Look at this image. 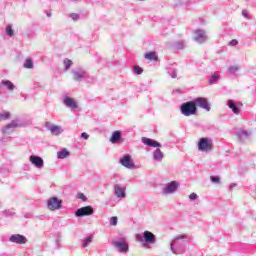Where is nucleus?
Instances as JSON below:
<instances>
[{"label": "nucleus", "mask_w": 256, "mask_h": 256, "mask_svg": "<svg viewBox=\"0 0 256 256\" xmlns=\"http://www.w3.org/2000/svg\"><path fill=\"white\" fill-rule=\"evenodd\" d=\"M228 107L233 111V113H235V115H239L241 113V108H239L233 100H228Z\"/></svg>", "instance_id": "13"}, {"label": "nucleus", "mask_w": 256, "mask_h": 256, "mask_svg": "<svg viewBox=\"0 0 256 256\" xmlns=\"http://www.w3.org/2000/svg\"><path fill=\"white\" fill-rule=\"evenodd\" d=\"M64 104L66 107H69L70 109H77V102L73 98L66 97L64 99Z\"/></svg>", "instance_id": "15"}, {"label": "nucleus", "mask_w": 256, "mask_h": 256, "mask_svg": "<svg viewBox=\"0 0 256 256\" xmlns=\"http://www.w3.org/2000/svg\"><path fill=\"white\" fill-rule=\"evenodd\" d=\"M217 79H219L218 75L212 76L211 79H210V84L213 85V83H215V81H217Z\"/></svg>", "instance_id": "35"}, {"label": "nucleus", "mask_w": 256, "mask_h": 256, "mask_svg": "<svg viewBox=\"0 0 256 256\" xmlns=\"http://www.w3.org/2000/svg\"><path fill=\"white\" fill-rule=\"evenodd\" d=\"M210 180L212 181V183H220L221 182V178L219 176H211Z\"/></svg>", "instance_id": "29"}, {"label": "nucleus", "mask_w": 256, "mask_h": 256, "mask_svg": "<svg viewBox=\"0 0 256 256\" xmlns=\"http://www.w3.org/2000/svg\"><path fill=\"white\" fill-rule=\"evenodd\" d=\"M177 187H179V183H177L176 181H172L167 184L165 193H175V191H177Z\"/></svg>", "instance_id": "12"}, {"label": "nucleus", "mask_w": 256, "mask_h": 256, "mask_svg": "<svg viewBox=\"0 0 256 256\" xmlns=\"http://www.w3.org/2000/svg\"><path fill=\"white\" fill-rule=\"evenodd\" d=\"M142 143H144V145H148V147H161V143L151 138H142Z\"/></svg>", "instance_id": "11"}, {"label": "nucleus", "mask_w": 256, "mask_h": 256, "mask_svg": "<svg viewBox=\"0 0 256 256\" xmlns=\"http://www.w3.org/2000/svg\"><path fill=\"white\" fill-rule=\"evenodd\" d=\"M172 77H174V78H175V77H177V74H176V73H174V74L172 75Z\"/></svg>", "instance_id": "41"}, {"label": "nucleus", "mask_w": 256, "mask_h": 256, "mask_svg": "<svg viewBox=\"0 0 256 256\" xmlns=\"http://www.w3.org/2000/svg\"><path fill=\"white\" fill-rule=\"evenodd\" d=\"M10 117H11V113H9V112H4V113L0 114V119H3V120L10 119Z\"/></svg>", "instance_id": "27"}, {"label": "nucleus", "mask_w": 256, "mask_h": 256, "mask_svg": "<svg viewBox=\"0 0 256 256\" xmlns=\"http://www.w3.org/2000/svg\"><path fill=\"white\" fill-rule=\"evenodd\" d=\"M81 138L87 140V139H89V134H87V132H84L81 134Z\"/></svg>", "instance_id": "38"}, {"label": "nucleus", "mask_w": 256, "mask_h": 256, "mask_svg": "<svg viewBox=\"0 0 256 256\" xmlns=\"http://www.w3.org/2000/svg\"><path fill=\"white\" fill-rule=\"evenodd\" d=\"M118 218L117 216H113L110 218V225L115 226L117 225Z\"/></svg>", "instance_id": "30"}, {"label": "nucleus", "mask_w": 256, "mask_h": 256, "mask_svg": "<svg viewBox=\"0 0 256 256\" xmlns=\"http://www.w3.org/2000/svg\"><path fill=\"white\" fill-rule=\"evenodd\" d=\"M63 63H64L66 71H68V69L71 68V65H73V61H71L70 59H67V58L64 59Z\"/></svg>", "instance_id": "24"}, {"label": "nucleus", "mask_w": 256, "mask_h": 256, "mask_svg": "<svg viewBox=\"0 0 256 256\" xmlns=\"http://www.w3.org/2000/svg\"><path fill=\"white\" fill-rule=\"evenodd\" d=\"M93 213H95V210H93V207L85 206V207L79 208L75 212V215L76 217H87L89 215H93Z\"/></svg>", "instance_id": "4"}, {"label": "nucleus", "mask_w": 256, "mask_h": 256, "mask_svg": "<svg viewBox=\"0 0 256 256\" xmlns=\"http://www.w3.org/2000/svg\"><path fill=\"white\" fill-rule=\"evenodd\" d=\"M179 239H187V236L186 235H178V236H176V240H179Z\"/></svg>", "instance_id": "40"}, {"label": "nucleus", "mask_w": 256, "mask_h": 256, "mask_svg": "<svg viewBox=\"0 0 256 256\" xmlns=\"http://www.w3.org/2000/svg\"><path fill=\"white\" fill-rule=\"evenodd\" d=\"M196 107H201V109H205V111H211V106L209 105V101L207 98L199 97L194 100Z\"/></svg>", "instance_id": "5"}, {"label": "nucleus", "mask_w": 256, "mask_h": 256, "mask_svg": "<svg viewBox=\"0 0 256 256\" xmlns=\"http://www.w3.org/2000/svg\"><path fill=\"white\" fill-rule=\"evenodd\" d=\"M70 17L73 19V21L79 20V14H71Z\"/></svg>", "instance_id": "37"}, {"label": "nucleus", "mask_w": 256, "mask_h": 256, "mask_svg": "<svg viewBox=\"0 0 256 256\" xmlns=\"http://www.w3.org/2000/svg\"><path fill=\"white\" fill-rule=\"evenodd\" d=\"M11 243H17L18 245H25L27 238L20 234H14L10 237Z\"/></svg>", "instance_id": "8"}, {"label": "nucleus", "mask_w": 256, "mask_h": 256, "mask_svg": "<svg viewBox=\"0 0 256 256\" xmlns=\"http://www.w3.org/2000/svg\"><path fill=\"white\" fill-rule=\"evenodd\" d=\"M57 157L58 159H65L67 157H69V151H67V149H63L60 152H57Z\"/></svg>", "instance_id": "21"}, {"label": "nucleus", "mask_w": 256, "mask_h": 256, "mask_svg": "<svg viewBox=\"0 0 256 256\" xmlns=\"http://www.w3.org/2000/svg\"><path fill=\"white\" fill-rule=\"evenodd\" d=\"M93 242V237L89 236L84 239L83 247H89V244Z\"/></svg>", "instance_id": "25"}, {"label": "nucleus", "mask_w": 256, "mask_h": 256, "mask_svg": "<svg viewBox=\"0 0 256 256\" xmlns=\"http://www.w3.org/2000/svg\"><path fill=\"white\" fill-rule=\"evenodd\" d=\"M229 71H230V73H235V71H237V67L232 66L229 68Z\"/></svg>", "instance_id": "39"}, {"label": "nucleus", "mask_w": 256, "mask_h": 256, "mask_svg": "<svg viewBox=\"0 0 256 256\" xmlns=\"http://www.w3.org/2000/svg\"><path fill=\"white\" fill-rule=\"evenodd\" d=\"M78 199H81V201H87V196L83 193H78Z\"/></svg>", "instance_id": "33"}, {"label": "nucleus", "mask_w": 256, "mask_h": 256, "mask_svg": "<svg viewBox=\"0 0 256 256\" xmlns=\"http://www.w3.org/2000/svg\"><path fill=\"white\" fill-rule=\"evenodd\" d=\"M6 34L8 35V37H13V28L11 27V25H8L6 27Z\"/></svg>", "instance_id": "26"}, {"label": "nucleus", "mask_w": 256, "mask_h": 256, "mask_svg": "<svg viewBox=\"0 0 256 256\" xmlns=\"http://www.w3.org/2000/svg\"><path fill=\"white\" fill-rule=\"evenodd\" d=\"M245 17H247V14H245V11L242 12Z\"/></svg>", "instance_id": "42"}, {"label": "nucleus", "mask_w": 256, "mask_h": 256, "mask_svg": "<svg viewBox=\"0 0 256 256\" xmlns=\"http://www.w3.org/2000/svg\"><path fill=\"white\" fill-rule=\"evenodd\" d=\"M199 196H197V194L196 193H191L190 195H189V199H191V201H194L195 199H197Z\"/></svg>", "instance_id": "36"}, {"label": "nucleus", "mask_w": 256, "mask_h": 256, "mask_svg": "<svg viewBox=\"0 0 256 256\" xmlns=\"http://www.w3.org/2000/svg\"><path fill=\"white\" fill-rule=\"evenodd\" d=\"M154 159L156 161H163V152L161 149L158 148L154 151Z\"/></svg>", "instance_id": "19"}, {"label": "nucleus", "mask_w": 256, "mask_h": 256, "mask_svg": "<svg viewBox=\"0 0 256 256\" xmlns=\"http://www.w3.org/2000/svg\"><path fill=\"white\" fill-rule=\"evenodd\" d=\"M230 47H235L237 45H239V41H237V39H233L229 42Z\"/></svg>", "instance_id": "32"}, {"label": "nucleus", "mask_w": 256, "mask_h": 256, "mask_svg": "<svg viewBox=\"0 0 256 256\" xmlns=\"http://www.w3.org/2000/svg\"><path fill=\"white\" fill-rule=\"evenodd\" d=\"M144 241L146 243H155V234H153L152 232H149V231H145L144 232Z\"/></svg>", "instance_id": "14"}, {"label": "nucleus", "mask_w": 256, "mask_h": 256, "mask_svg": "<svg viewBox=\"0 0 256 256\" xmlns=\"http://www.w3.org/2000/svg\"><path fill=\"white\" fill-rule=\"evenodd\" d=\"M114 189H115L116 197H120V198H124L125 197V189L124 188H120L119 185H115Z\"/></svg>", "instance_id": "16"}, {"label": "nucleus", "mask_w": 256, "mask_h": 256, "mask_svg": "<svg viewBox=\"0 0 256 256\" xmlns=\"http://www.w3.org/2000/svg\"><path fill=\"white\" fill-rule=\"evenodd\" d=\"M17 122L15 121H12L11 123H9L7 126H6V129H15L17 128Z\"/></svg>", "instance_id": "28"}, {"label": "nucleus", "mask_w": 256, "mask_h": 256, "mask_svg": "<svg viewBox=\"0 0 256 256\" xmlns=\"http://www.w3.org/2000/svg\"><path fill=\"white\" fill-rule=\"evenodd\" d=\"M199 151H211L213 149V141L208 138H201L198 142Z\"/></svg>", "instance_id": "3"}, {"label": "nucleus", "mask_w": 256, "mask_h": 256, "mask_svg": "<svg viewBox=\"0 0 256 256\" xmlns=\"http://www.w3.org/2000/svg\"><path fill=\"white\" fill-rule=\"evenodd\" d=\"M83 77V75L79 72H75L74 73V79H76V81H78L79 79H81Z\"/></svg>", "instance_id": "34"}, {"label": "nucleus", "mask_w": 256, "mask_h": 256, "mask_svg": "<svg viewBox=\"0 0 256 256\" xmlns=\"http://www.w3.org/2000/svg\"><path fill=\"white\" fill-rule=\"evenodd\" d=\"M145 59H148V61H157L159 57L157 56V52H148L145 54Z\"/></svg>", "instance_id": "17"}, {"label": "nucleus", "mask_w": 256, "mask_h": 256, "mask_svg": "<svg viewBox=\"0 0 256 256\" xmlns=\"http://www.w3.org/2000/svg\"><path fill=\"white\" fill-rule=\"evenodd\" d=\"M119 139H121V132L115 131L112 134L110 141H111V143H117V141H119Z\"/></svg>", "instance_id": "18"}, {"label": "nucleus", "mask_w": 256, "mask_h": 256, "mask_svg": "<svg viewBox=\"0 0 256 256\" xmlns=\"http://www.w3.org/2000/svg\"><path fill=\"white\" fill-rule=\"evenodd\" d=\"M63 202L57 197H52L47 202V207L50 211H57L61 209Z\"/></svg>", "instance_id": "2"}, {"label": "nucleus", "mask_w": 256, "mask_h": 256, "mask_svg": "<svg viewBox=\"0 0 256 256\" xmlns=\"http://www.w3.org/2000/svg\"><path fill=\"white\" fill-rule=\"evenodd\" d=\"M193 39L194 41L202 45V43H205V41H207V35H205V31L203 30H195L193 32Z\"/></svg>", "instance_id": "6"}, {"label": "nucleus", "mask_w": 256, "mask_h": 256, "mask_svg": "<svg viewBox=\"0 0 256 256\" xmlns=\"http://www.w3.org/2000/svg\"><path fill=\"white\" fill-rule=\"evenodd\" d=\"M24 67L25 69H33V60H31L30 58L26 59Z\"/></svg>", "instance_id": "23"}, {"label": "nucleus", "mask_w": 256, "mask_h": 256, "mask_svg": "<svg viewBox=\"0 0 256 256\" xmlns=\"http://www.w3.org/2000/svg\"><path fill=\"white\" fill-rule=\"evenodd\" d=\"M180 111L185 117H191V115H196L197 106L195 105V101H188L186 103H183L180 107Z\"/></svg>", "instance_id": "1"}, {"label": "nucleus", "mask_w": 256, "mask_h": 256, "mask_svg": "<svg viewBox=\"0 0 256 256\" xmlns=\"http://www.w3.org/2000/svg\"><path fill=\"white\" fill-rule=\"evenodd\" d=\"M113 245L118 249L120 253H127L129 251V244H127L125 241L114 242Z\"/></svg>", "instance_id": "10"}, {"label": "nucleus", "mask_w": 256, "mask_h": 256, "mask_svg": "<svg viewBox=\"0 0 256 256\" xmlns=\"http://www.w3.org/2000/svg\"><path fill=\"white\" fill-rule=\"evenodd\" d=\"M51 134L52 135H61V133H63V130H61V127L59 126H52L50 128Z\"/></svg>", "instance_id": "20"}, {"label": "nucleus", "mask_w": 256, "mask_h": 256, "mask_svg": "<svg viewBox=\"0 0 256 256\" xmlns=\"http://www.w3.org/2000/svg\"><path fill=\"white\" fill-rule=\"evenodd\" d=\"M29 161L30 163H32V165H35L37 169H42L44 165L43 158L39 156H35V155L30 156Z\"/></svg>", "instance_id": "9"}, {"label": "nucleus", "mask_w": 256, "mask_h": 256, "mask_svg": "<svg viewBox=\"0 0 256 256\" xmlns=\"http://www.w3.org/2000/svg\"><path fill=\"white\" fill-rule=\"evenodd\" d=\"M2 84L5 85V87H7L9 91H13V89H15V85H13V82L9 80L2 81Z\"/></svg>", "instance_id": "22"}, {"label": "nucleus", "mask_w": 256, "mask_h": 256, "mask_svg": "<svg viewBox=\"0 0 256 256\" xmlns=\"http://www.w3.org/2000/svg\"><path fill=\"white\" fill-rule=\"evenodd\" d=\"M120 163L123 165V167H126V169H133V167H135V163H133V160H131L130 155H125L123 158H121Z\"/></svg>", "instance_id": "7"}, {"label": "nucleus", "mask_w": 256, "mask_h": 256, "mask_svg": "<svg viewBox=\"0 0 256 256\" xmlns=\"http://www.w3.org/2000/svg\"><path fill=\"white\" fill-rule=\"evenodd\" d=\"M134 71H135L136 75H141V73H143V68H141L139 66H135Z\"/></svg>", "instance_id": "31"}]
</instances>
